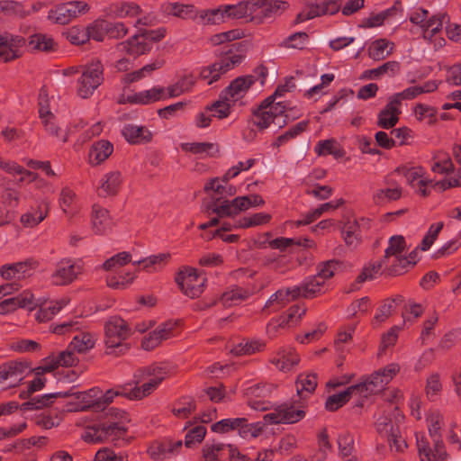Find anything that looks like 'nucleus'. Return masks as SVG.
Here are the masks:
<instances>
[{
    "mask_svg": "<svg viewBox=\"0 0 461 461\" xmlns=\"http://www.w3.org/2000/svg\"><path fill=\"white\" fill-rule=\"evenodd\" d=\"M165 35L166 30L164 28L148 30L140 34H135L129 40L119 43L116 47V50L119 53L128 55V57L118 59L115 68L119 71L128 70L133 59L149 51L153 42L160 41Z\"/></svg>",
    "mask_w": 461,
    "mask_h": 461,
    "instance_id": "nucleus-1",
    "label": "nucleus"
},
{
    "mask_svg": "<svg viewBox=\"0 0 461 461\" xmlns=\"http://www.w3.org/2000/svg\"><path fill=\"white\" fill-rule=\"evenodd\" d=\"M410 22L415 25L416 32L435 50L445 46L442 34L444 14L429 15V11L421 6H414L409 12Z\"/></svg>",
    "mask_w": 461,
    "mask_h": 461,
    "instance_id": "nucleus-2",
    "label": "nucleus"
},
{
    "mask_svg": "<svg viewBox=\"0 0 461 461\" xmlns=\"http://www.w3.org/2000/svg\"><path fill=\"white\" fill-rule=\"evenodd\" d=\"M167 376L161 367H147L134 375V381L130 386V400H141L155 392Z\"/></svg>",
    "mask_w": 461,
    "mask_h": 461,
    "instance_id": "nucleus-3",
    "label": "nucleus"
},
{
    "mask_svg": "<svg viewBox=\"0 0 461 461\" xmlns=\"http://www.w3.org/2000/svg\"><path fill=\"white\" fill-rule=\"evenodd\" d=\"M273 96L267 97L253 114V122L260 130L267 129L272 124L278 129L286 123L289 115L286 113V104L282 102H274Z\"/></svg>",
    "mask_w": 461,
    "mask_h": 461,
    "instance_id": "nucleus-4",
    "label": "nucleus"
},
{
    "mask_svg": "<svg viewBox=\"0 0 461 461\" xmlns=\"http://www.w3.org/2000/svg\"><path fill=\"white\" fill-rule=\"evenodd\" d=\"M399 371V365L391 363L385 367L364 376L358 384H355L358 399H366L373 394L381 393Z\"/></svg>",
    "mask_w": 461,
    "mask_h": 461,
    "instance_id": "nucleus-5",
    "label": "nucleus"
},
{
    "mask_svg": "<svg viewBox=\"0 0 461 461\" xmlns=\"http://www.w3.org/2000/svg\"><path fill=\"white\" fill-rule=\"evenodd\" d=\"M307 405L299 400H292L270 407V411L264 415L267 425L294 424L302 420L306 414Z\"/></svg>",
    "mask_w": 461,
    "mask_h": 461,
    "instance_id": "nucleus-6",
    "label": "nucleus"
},
{
    "mask_svg": "<svg viewBox=\"0 0 461 461\" xmlns=\"http://www.w3.org/2000/svg\"><path fill=\"white\" fill-rule=\"evenodd\" d=\"M408 249L403 236L393 235L389 238L384 256V263L388 275H401L408 269V261L403 258Z\"/></svg>",
    "mask_w": 461,
    "mask_h": 461,
    "instance_id": "nucleus-7",
    "label": "nucleus"
},
{
    "mask_svg": "<svg viewBox=\"0 0 461 461\" xmlns=\"http://www.w3.org/2000/svg\"><path fill=\"white\" fill-rule=\"evenodd\" d=\"M169 258V254L161 253L158 255H152L143 259H138L133 262L132 268H127L121 273L111 274L106 278L107 285L113 289L123 290L128 288L134 281L136 277V265H142L143 268L148 269L150 267L158 265Z\"/></svg>",
    "mask_w": 461,
    "mask_h": 461,
    "instance_id": "nucleus-8",
    "label": "nucleus"
},
{
    "mask_svg": "<svg viewBox=\"0 0 461 461\" xmlns=\"http://www.w3.org/2000/svg\"><path fill=\"white\" fill-rule=\"evenodd\" d=\"M104 80V68L98 59H93L83 68L77 83V95L81 98L90 97Z\"/></svg>",
    "mask_w": 461,
    "mask_h": 461,
    "instance_id": "nucleus-9",
    "label": "nucleus"
},
{
    "mask_svg": "<svg viewBox=\"0 0 461 461\" xmlns=\"http://www.w3.org/2000/svg\"><path fill=\"white\" fill-rule=\"evenodd\" d=\"M90 11V5L81 0H72L50 8L47 19L55 24L65 25Z\"/></svg>",
    "mask_w": 461,
    "mask_h": 461,
    "instance_id": "nucleus-10",
    "label": "nucleus"
},
{
    "mask_svg": "<svg viewBox=\"0 0 461 461\" xmlns=\"http://www.w3.org/2000/svg\"><path fill=\"white\" fill-rule=\"evenodd\" d=\"M245 3L248 21L258 24L275 16L288 6V4L282 0H245Z\"/></svg>",
    "mask_w": 461,
    "mask_h": 461,
    "instance_id": "nucleus-11",
    "label": "nucleus"
},
{
    "mask_svg": "<svg viewBox=\"0 0 461 461\" xmlns=\"http://www.w3.org/2000/svg\"><path fill=\"white\" fill-rule=\"evenodd\" d=\"M125 429L115 422L95 424L87 427L81 438L87 443H100L107 440H114L120 437Z\"/></svg>",
    "mask_w": 461,
    "mask_h": 461,
    "instance_id": "nucleus-12",
    "label": "nucleus"
},
{
    "mask_svg": "<svg viewBox=\"0 0 461 461\" xmlns=\"http://www.w3.org/2000/svg\"><path fill=\"white\" fill-rule=\"evenodd\" d=\"M88 348H69L59 353L57 357L50 356L35 368L36 375L50 372L59 366H72L78 361L77 354H85Z\"/></svg>",
    "mask_w": 461,
    "mask_h": 461,
    "instance_id": "nucleus-13",
    "label": "nucleus"
},
{
    "mask_svg": "<svg viewBox=\"0 0 461 461\" xmlns=\"http://www.w3.org/2000/svg\"><path fill=\"white\" fill-rule=\"evenodd\" d=\"M176 281L183 293L191 298L198 297L202 293L205 278L192 267H185L177 274Z\"/></svg>",
    "mask_w": 461,
    "mask_h": 461,
    "instance_id": "nucleus-14",
    "label": "nucleus"
},
{
    "mask_svg": "<svg viewBox=\"0 0 461 461\" xmlns=\"http://www.w3.org/2000/svg\"><path fill=\"white\" fill-rule=\"evenodd\" d=\"M83 271L81 260L64 258L60 260L51 275V282L56 285H66L73 282Z\"/></svg>",
    "mask_w": 461,
    "mask_h": 461,
    "instance_id": "nucleus-15",
    "label": "nucleus"
},
{
    "mask_svg": "<svg viewBox=\"0 0 461 461\" xmlns=\"http://www.w3.org/2000/svg\"><path fill=\"white\" fill-rule=\"evenodd\" d=\"M164 87L156 86L150 89L140 92L124 93L120 97V104H131L138 105H148L156 102L164 101Z\"/></svg>",
    "mask_w": 461,
    "mask_h": 461,
    "instance_id": "nucleus-16",
    "label": "nucleus"
},
{
    "mask_svg": "<svg viewBox=\"0 0 461 461\" xmlns=\"http://www.w3.org/2000/svg\"><path fill=\"white\" fill-rule=\"evenodd\" d=\"M123 182L124 176L120 170L107 171L100 176L97 182V194L102 197L113 196L119 193Z\"/></svg>",
    "mask_w": 461,
    "mask_h": 461,
    "instance_id": "nucleus-17",
    "label": "nucleus"
},
{
    "mask_svg": "<svg viewBox=\"0 0 461 461\" xmlns=\"http://www.w3.org/2000/svg\"><path fill=\"white\" fill-rule=\"evenodd\" d=\"M275 389V385L267 384H257L246 389L249 406L258 411L270 410L271 403L268 401L261 400L268 396Z\"/></svg>",
    "mask_w": 461,
    "mask_h": 461,
    "instance_id": "nucleus-18",
    "label": "nucleus"
},
{
    "mask_svg": "<svg viewBox=\"0 0 461 461\" xmlns=\"http://www.w3.org/2000/svg\"><path fill=\"white\" fill-rule=\"evenodd\" d=\"M26 366L20 362H10L0 366V389L2 391L17 386L24 378Z\"/></svg>",
    "mask_w": 461,
    "mask_h": 461,
    "instance_id": "nucleus-19",
    "label": "nucleus"
},
{
    "mask_svg": "<svg viewBox=\"0 0 461 461\" xmlns=\"http://www.w3.org/2000/svg\"><path fill=\"white\" fill-rule=\"evenodd\" d=\"M36 268V262L27 259L21 262L4 265L0 269V275L6 280H21L32 276Z\"/></svg>",
    "mask_w": 461,
    "mask_h": 461,
    "instance_id": "nucleus-20",
    "label": "nucleus"
},
{
    "mask_svg": "<svg viewBox=\"0 0 461 461\" xmlns=\"http://www.w3.org/2000/svg\"><path fill=\"white\" fill-rule=\"evenodd\" d=\"M24 43L23 37L9 33L0 34V60L7 62L18 58Z\"/></svg>",
    "mask_w": 461,
    "mask_h": 461,
    "instance_id": "nucleus-21",
    "label": "nucleus"
},
{
    "mask_svg": "<svg viewBox=\"0 0 461 461\" xmlns=\"http://www.w3.org/2000/svg\"><path fill=\"white\" fill-rule=\"evenodd\" d=\"M254 82V77L251 76L238 77L234 79L230 86L221 92V94L224 98H228L235 105L237 104H242V99L245 97Z\"/></svg>",
    "mask_w": 461,
    "mask_h": 461,
    "instance_id": "nucleus-22",
    "label": "nucleus"
},
{
    "mask_svg": "<svg viewBox=\"0 0 461 461\" xmlns=\"http://www.w3.org/2000/svg\"><path fill=\"white\" fill-rule=\"evenodd\" d=\"M339 5L336 0H316L315 4L303 9L297 15V21L302 23L321 15H332L338 13Z\"/></svg>",
    "mask_w": 461,
    "mask_h": 461,
    "instance_id": "nucleus-23",
    "label": "nucleus"
},
{
    "mask_svg": "<svg viewBox=\"0 0 461 461\" xmlns=\"http://www.w3.org/2000/svg\"><path fill=\"white\" fill-rule=\"evenodd\" d=\"M182 446L181 440L164 439L152 443L148 449V453L154 460H164L177 455Z\"/></svg>",
    "mask_w": 461,
    "mask_h": 461,
    "instance_id": "nucleus-24",
    "label": "nucleus"
},
{
    "mask_svg": "<svg viewBox=\"0 0 461 461\" xmlns=\"http://www.w3.org/2000/svg\"><path fill=\"white\" fill-rule=\"evenodd\" d=\"M404 177L411 187L420 195L427 196L432 182L425 176L422 167H413L404 171Z\"/></svg>",
    "mask_w": 461,
    "mask_h": 461,
    "instance_id": "nucleus-25",
    "label": "nucleus"
},
{
    "mask_svg": "<svg viewBox=\"0 0 461 461\" xmlns=\"http://www.w3.org/2000/svg\"><path fill=\"white\" fill-rule=\"evenodd\" d=\"M106 346H121V342L129 333L125 321L117 316L110 318L104 326Z\"/></svg>",
    "mask_w": 461,
    "mask_h": 461,
    "instance_id": "nucleus-26",
    "label": "nucleus"
},
{
    "mask_svg": "<svg viewBox=\"0 0 461 461\" xmlns=\"http://www.w3.org/2000/svg\"><path fill=\"white\" fill-rule=\"evenodd\" d=\"M48 205L40 202L30 205L20 217V222L24 228H33L43 221L48 216Z\"/></svg>",
    "mask_w": 461,
    "mask_h": 461,
    "instance_id": "nucleus-27",
    "label": "nucleus"
},
{
    "mask_svg": "<svg viewBox=\"0 0 461 461\" xmlns=\"http://www.w3.org/2000/svg\"><path fill=\"white\" fill-rule=\"evenodd\" d=\"M402 113V107L391 97L386 105L377 114V125L383 129L394 127Z\"/></svg>",
    "mask_w": 461,
    "mask_h": 461,
    "instance_id": "nucleus-28",
    "label": "nucleus"
},
{
    "mask_svg": "<svg viewBox=\"0 0 461 461\" xmlns=\"http://www.w3.org/2000/svg\"><path fill=\"white\" fill-rule=\"evenodd\" d=\"M306 309L303 306L295 305L289 309L288 314L280 316L276 320H272L267 326V333L269 337L276 336L277 330L285 328L289 323H296L305 313Z\"/></svg>",
    "mask_w": 461,
    "mask_h": 461,
    "instance_id": "nucleus-29",
    "label": "nucleus"
},
{
    "mask_svg": "<svg viewBox=\"0 0 461 461\" xmlns=\"http://www.w3.org/2000/svg\"><path fill=\"white\" fill-rule=\"evenodd\" d=\"M443 416L439 412H431L427 417L428 429L430 438L434 442L436 451L438 453L439 458H443L445 455L444 445L441 437V428L443 425Z\"/></svg>",
    "mask_w": 461,
    "mask_h": 461,
    "instance_id": "nucleus-30",
    "label": "nucleus"
},
{
    "mask_svg": "<svg viewBox=\"0 0 461 461\" xmlns=\"http://www.w3.org/2000/svg\"><path fill=\"white\" fill-rule=\"evenodd\" d=\"M161 13L166 17H176L183 20L194 19L196 17V10L193 5L167 2L160 6Z\"/></svg>",
    "mask_w": 461,
    "mask_h": 461,
    "instance_id": "nucleus-31",
    "label": "nucleus"
},
{
    "mask_svg": "<svg viewBox=\"0 0 461 461\" xmlns=\"http://www.w3.org/2000/svg\"><path fill=\"white\" fill-rule=\"evenodd\" d=\"M249 198L245 195L238 196L230 201L223 200L216 205L213 212L219 216H232L240 212L249 210Z\"/></svg>",
    "mask_w": 461,
    "mask_h": 461,
    "instance_id": "nucleus-32",
    "label": "nucleus"
},
{
    "mask_svg": "<svg viewBox=\"0 0 461 461\" xmlns=\"http://www.w3.org/2000/svg\"><path fill=\"white\" fill-rule=\"evenodd\" d=\"M318 384L317 375L305 373L298 375L295 381L296 396L300 402L305 401L314 393Z\"/></svg>",
    "mask_w": 461,
    "mask_h": 461,
    "instance_id": "nucleus-33",
    "label": "nucleus"
},
{
    "mask_svg": "<svg viewBox=\"0 0 461 461\" xmlns=\"http://www.w3.org/2000/svg\"><path fill=\"white\" fill-rule=\"evenodd\" d=\"M69 303L68 297H62L56 302H51L46 305L41 300L39 304V310L35 312L34 317L39 322H45L51 320L58 314L64 307Z\"/></svg>",
    "mask_w": 461,
    "mask_h": 461,
    "instance_id": "nucleus-34",
    "label": "nucleus"
},
{
    "mask_svg": "<svg viewBox=\"0 0 461 461\" xmlns=\"http://www.w3.org/2000/svg\"><path fill=\"white\" fill-rule=\"evenodd\" d=\"M91 223L96 234H104L112 229L113 220L106 209L95 204L92 208Z\"/></svg>",
    "mask_w": 461,
    "mask_h": 461,
    "instance_id": "nucleus-35",
    "label": "nucleus"
},
{
    "mask_svg": "<svg viewBox=\"0 0 461 461\" xmlns=\"http://www.w3.org/2000/svg\"><path fill=\"white\" fill-rule=\"evenodd\" d=\"M125 140L132 144L149 142L152 139V132L146 127L135 124H126L122 129Z\"/></svg>",
    "mask_w": 461,
    "mask_h": 461,
    "instance_id": "nucleus-36",
    "label": "nucleus"
},
{
    "mask_svg": "<svg viewBox=\"0 0 461 461\" xmlns=\"http://www.w3.org/2000/svg\"><path fill=\"white\" fill-rule=\"evenodd\" d=\"M113 144L105 140H101L91 146L88 160L92 166H97L105 161L113 153Z\"/></svg>",
    "mask_w": 461,
    "mask_h": 461,
    "instance_id": "nucleus-37",
    "label": "nucleus"
},
{
    "mask_svg": "<svg viewBox=\"0 0 461 461\" xmlns=\"http://www.w3.org/2000/svg\"><path fill=\"white\" fill-rule=\"evenodd\" d=\"M390 409V413L393 411V418L389 415H383L377 419L375 423L377 431L385 436L398 429L397 425L402 420L397 406H391Z\"/></svg>",
    "mask_w": 461,
    "mask_h": 461,
    "instance_id": "nucleus-38",
    "label": "nucleus"
},
{
    "mask_svg": "<svg viewBox=\"0 0 461 461\" xmlns=\"http://www.w3.org/2000/svg\"><path fill=\"white\" fill-rule=\"evenodd\" d=\"M108 12L115 18H134L140 15L141 9L132 2H117L109 6Z\"/></svg>",
    "mask_w": 461,
    "mask_h": 461,
    "instance_id": "nucleus-39",
    "label": "nucleus"
},
{
    "mask_svg": "<svg viewBox=\"0 0 461 461\" xmlns=\"http://www.w3.org/2000/svg\"><path fill=\"white\" fill-rule=\"evenodd\" d=\"M300 361L299 356L291 348L281 349L273 359V364L283 372L292 370Z\"/></svg>",
    "mask_w": 461,
    "mask_h": 461,
    "instance_id": "nucleus-40",
    "label": "nucleus"
},
{
    "mask_svg": "<svg viewBox=\"0 0 461 461\" xmlns=\"http://www.w3.org/2000/svg\"><path fill=\"white\" fill-rule=\"evenodd\" d=\"M352 397L358 399V393L355 384L348 386L342 392L329 396L325 402L326 409L334 411L346 404Z\"/></svg>",
    "mask_w": 461,
    "mask_h": 461,
    "instance_id": "nucleus-41",
    "label": "nucleus"
},
{
    "mask_svg": "<svg viewBox=\"0 0 461 461\" xmlns=\"http://www.w3.org/2000/svg\"><path fill=\"white\" fill-rule=\"evenodd\" d=\"M100 393L99 388H92L85 392H77L75 393L77 399V408L75 411H84L93 406L100 407Z\"/></svg>",
    "mask_w": 461,
    "mask_h": 461,
    "instance_id": "nucleus-42",
    "label": "nucleus"
},
{
    "mask_svg": "<svg viewBox=\"0 0 461 461\" xmlns=\"http://www.w3.org/2000/svg\"><path fill=\"white\" fill-rule=\"evenodd\" d=\"M293 288H299L300 296L310 298L321 294L324 289L323 280L316 275L305 278L300 285H294Z\"/></svg>",
    "mask_w": 461,
    "mask_h": 461,
    "instance_id": "nucleus-43",
    "label": "nucleus"
},
{
    "mask_svg": "<svg viewBox=\"0 0 461 461\" xmlns=\"http://www.w3.org/2000/svg\"><path fill=\"white\" fill-rule=\"evenodd\" d=\"M300 297L299 288L280 289L273 294L266 303L267 307L276 306L281 308L290 301Z\"/></svg>",
    "mask_w": 461,
    "mask_h": 461,
    "instance_id": "nucleus-44",
    "label": "nucleus"
},
{
    "mask_svg": "<svg viewBox=\"0 0 461 461\" xmlns=\"http://www.w3.org/2000/svg\"><path fill=\"white\" fill-rule=\"evenodd\" d=\"M59 203L62 212L68 217L76 215L79 210L77 195L75 192L68 187H64L61 190Z\"/></svg>",
    "mask_w": 461,
    "mask_h": 461,
    "instance_id": "nucleus-45",
    "label": "nucleus"
},
{
    "mask_svg": "<svg viewBox=\"0 0 461 461\" xmlns=\"http://www.w3.org/2000/svg\"><path fill=\"white\" fill-rule=\"evenodd\" d=\"M393 43L385 39H377L370 43L367 51L370 59L382 60L391 54Z\"/></svg>",
    "mask_w": 461,
    "mask_h": 461,
    "instance_id": "nucleus-46",
    "label": "nucleus"
},
{
    "mask_svg": "<svg viewBox=\"0 0 461 461\" xmlns=\"http://www.w3.org/2000/svg\"><path fill=\"white\" fill-rule=\"evenodd\" d=\"M176 322L168 321L158 325L146 339L151 346L158 345L174 335Z\"/></svg>",
    "mask_w": 461,
    "mask_h": 461,
    "instance_id": "nucleus-47",
    "label": "nucleus"
},
{
    "mask_svg": "<svg viewBox=\"0 0 461 461\" xmlns=\"http://www.w3.org/2000/svg\"><path fill=\"white\" fill-rule=\"evenodd\" d=\"M272 216L267 212H257L244 216L235 221L233 227L236 229H248L268 223Z\"/></svg>",
    "mask_w": 461,
    "mask_h": 461,
    "instance_id": "nucleus-48",
    "label": "nucleus"
},
{
    "mask_svg": "<svg viewBox=\"0 0 461 461\" xmlns=\"http://www.w3.org/2000/svg\"><path fill=\"white\" fill-rule=\"evenodd\" d=\"M430 168L437 174H447L453 168L449 155L444 151H435L429 161Z\"/></svg>",
    "mask_w": 461,
    "mask_h": 461,
    "instance_id": "nucleus-49",
    "label": "nucleus"
},
{
    "mask_svg": "<svg viewBox=\"0 0 461 461\" xmlns=\"http://www.w3.org/2000/svg\"><path fill=\"white\" fill-rule=\"evenodd\" d=\"M207 106L213 118L222 120L230 114L232 107L235 106V104L228 98H224L223 95L221 93L219 99Z\"/></svg>",
    "mask_w": 461,
    "mask_h": 461,
    "instance_id": "nucleus-50",
    "label": "nucleus"
},
{
    "mask_svg": "<svg viewBox=\"0 0 461 461\" xmlns=\"http://www.w3.org/2000/svg\"><path fill=\"white\" fill-rule=\"evenodd\" d=\"M181 149L200 157H205L217 151L216 145L210 142H185L180 145Z\"/></svg>",
    "mask_w": 461,
    "mask_h": 461,
    "instance_id": "nucleus-51",
    "label": "nucleus"
},
{
    "mask_svg": "<svg viewBox=\"0 0 461 461\" xmlns=\"http://www.w3.org/2000/svg\"><path fill=\"white\" fill-rule=\"evenodd\" d=\"M252 294L253 291L249 289L243 288L240 286H233L223 293L221 300L224 304H238L242 301L248 299Z\"/></svg>",
    "mask_w": 461,
    "mask_h": 461,
    "instance_id": "nucleus-52",
    "label": "nucleus"
},
{
    "mask_svg": "<svg viewBox=\"0 0 461 461\" xmlns=\"http://www.w3.org/2000/svg\"><path fill=\"white\" fill-rule=\"evenodd\" d=\"M86 31L88 34V40L93 39L96 41H103L110 31V23L105 20L97 19L89 23Z\"/></svg>",
    "mask_w": 461,
    "mask_h": 461,
    "instance_id": "nucleus-53",
    "label": "nucleus"
},
{
    "mask_svg": "<svg viewBox=\"0 0 461 461\" xmlns=\"http://www.w3.org/2000/svg\"><path fill=\"white\" fill-rule=\"evenodd\" d=\"M314 150L319 156L332 155L335 158H341L344 155L339 144L334 139L320 140Z\"/></svg>",
    "mask_w": 461,
    "mask_h": 461,
    "instance_id": "nucleus-54",
    "label": "nucleus"
},
{
    "mask_svg": "<svg viewBox=\"0 0 461 461\" xmlns=\"http://www.w3.org/2000/svg\"><path fill=\"white\" fill-rule=\"evenodd\" d=\"M29 45L32 49L40 51H51L57 48V44L50 35L35 33L31 36Z\"/></svg>",
    "mask_w": 461,
    "mask_h": 461,
    "instance_id": "nucleus-55",
    "label": "nucleus"
},
{
    "mask_svg": "<svg viewBox=\"0 0 461 461\" xmlns=\"http://www.w3.org/2000/svg\"><path fill=\"white\" fill-rule=\"evenodd\" d=\"M266 426H267V423L265 422L264 419L258 422L248 423L247 420L244 418V422L239 427L238 432L243 438H254L263 432Z\"/></svg>",
    "mask_w": 461,
    "mask_h": 461,
    "instance_id": "nucleus-56",
    "label": "nucleus"
},
{
    "mask_svg": "<svg viewBox=\"0 0 461 461\" xmlns=\"http://www.w3.org/2000/svg\"><path fill=\"white\" fill-rule=\"evenodd\" d=\"M0 11L6 15L16 17H24L31 14V12L25 9L23 2L14 0L0 1Z\"/></svg>",
    "mask_w": 461,
    "mask_h": 461,
    "instance_id": "nucleus-57",
    "label": "nucleus"
},
{
    "mask_svg": "<svg viewBox=\"0 0 461 461\" xmlns=\"http://www.w3.org/2000/svg\"><path fill=\"white\" fill-rule=\"evenodd\" d=\"M402 195V188L399 186L380 188L374 192L373 200L376 204H384L397 200Z\"/></svg>",
    "mask_w": 461,
    "mask_h": 461,
    "instance_id": "nucleus-58",
    "label": "nucleus"
},
{
    "mask_svg": "<svg viewBox=\"0 0 461 461\" xmlns=\"http://www.w3.org/2000/svg\"><path fill=\"white\" fill-rule=\"evenodd\" d=\"M12 301V303L20 308L27 309L28 311H33L38 308L41 298H35L30 291H24L16 297L7 299L5 302Z\"/></svg>",
    "mask_w": 461,
    "mask_h": 461,
    "instance_id": "nucleus-59",
    "label": "nucleus"
},
{
    "mask_svg": "<svg viewBox=\"0 0 461 461\" xmlns=\"http://www.w3.org/2000/svg\"><path fill=\"white\" fill-rule=\"evenodd\" d=\"M131 383H126L123 384H120L115 386L114 388L107 390L104 394L100 393V407L104 405L110 404L113 402L114 398L117 396H123L129 399L130 395V386Z\"/></svg>",
    "mask_w": 461,
    "mask_h": 461,
    "instance_id": "nucleus-60",
    "label": "nucleus"
},
{
    "mask_svg": "<svg viewBox=\"0 0 461 461\" xmlns=\"http://www.w3.org/2000/svg\"><path fill=\"white\" fill-rule=\"evenodd\" d=\"M424 391L426 397L431 402L439 397L442 392V384L438 374L434 373L427 377Z\"/></svg>",
    "mask_w": 461,
    "mask_h": 461,
    "instance_id": "nucleus-61",
    "label": "nucleus"
},
{
    "mask_svg": "<svg viewBox=\"0 0 461 461\" xmlns=\"http://www.w3.org/2000/svg\"><path fill=\"white\" fill-rule=\"evenodd\" d=\"M337 442L340 456L344 458L348 456H357L354 455L355 439L352 434L349 432L340 433L338 437Z\"/></svg>",
    "mask_w": 461,
    "mask_h": 461,
    "instance_id": "nucleus-62",
    "label": "nucleus"
},
{
    "mask_svg": "<svg viewBox=\"0 0 461 461\" xmlns=\"http://www.w3.org/2000/svg\"><path fill=\"white\" fill-rule=\"evenodd\" d=\"M199 17L204 24H220L228 21L223 5L214 9L202 11Z\"/></svg>",
    "mask_w": 461,
    "mask_h": 461,
    "instance_id": "nucleus-63",
    "label": "nucleus"
},
{
    "mask_svg": "<svg viewBox=\"0 0 461 461\" xmlns=\"http://www.w3.org/2000/svg\"><path fill=\"white\" fill-rule=\"evenodd\" d=\"M417 447L420 461H444L446 459V453L441 459L436 450L435 453L431 452L429 442L424 435L417 437Z\"/></svg>",
    "mask_w": 461,
    "mask_h": 461,
    "instance_id": "nucleus-64",
    "label": "nucleus"
}]
</instances>
